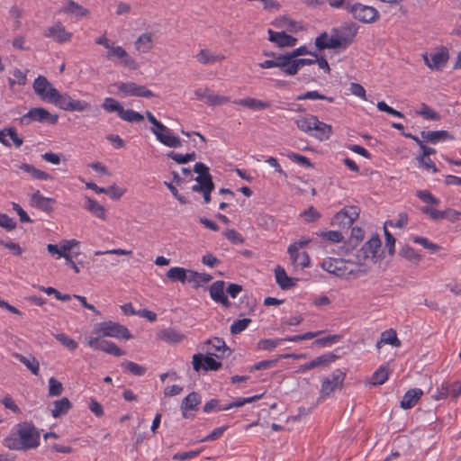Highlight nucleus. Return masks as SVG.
<instances>
[{
    "instance_id": "c85d7f7f",
    "label": "nucleus",
    "mask_w": 461,
    "mask_h": 461,
    "mask_svg": "<svg viewBox=\"0 0 461 461\" xmlns=\"http://www.w3.org/2000/svg\"><path fill=\"white\" fill-rule=\"evenodd\" d=\"M157 338L164 342L175 345L182 342L185 336L173 328H166L158 332Z\"/></svg>"
},
{
    "instance_id": "c756f323",
    "label": "nucleus",
    "mask_w": 461,
    "mask_h": 461,
    "mask_svg": "<svg viewBox=\"0 0 461 461\" xmlns=\"http://www.w3.org/2000/svg\"><path fill=\"white\" fill-rule=\"evenodd\" d=\"M421 212L429 216L434 221H438L445 218L456 220L459 214L456 211L452 209L438 211L430 206H423L421 208Z\"/></svg>"
},
{
    "instance_id": "a211bd4d",
    "label": "nucleus",
    "mask_w": 461,
    "mask_h": 461,
    "mask_svg": "<svg viewBox=\"0 0 461 461\" xmlns=\"http://www.w3.org/2000/svg\"><path fill=\"white\" fill-rule=\"evenodd\" d=\"M59 13L77 19L85 18L89 15L88 9L73 0H64L59 9Z\"/></svg>"
},
{
    "instance_id": "39448f33",
    "label": "nucleus",
    "mask_w": 461,
    "mask_h": 461,
    "mask_svg": "<svg viewBox=\"0 0 461 461\" xmlns=\"http://www.w3.org/2000/svg\"><path fill=\"white\" fill-rule=\"evenodd\" d=\"M52 99L50 103L64 111L83 112L90 108V104L85 100L73 99L68 94H60L57 89L50 93Z\"/></svg>"
},
{
    "instance_id": "680f3d73",
    "label": "nucleus",
    "mask_w": 461,
    "mask_h": 461,
    "mask_svg": "<svg viewBox=\"0 0 461 461\" xmlns=\"http://www.w3.org/2000/svg\"><path fill=\"white\" fill-rule=\"evenodd\" d=\"M283 342L281 339H263L258 342V348L260 350L272 351Z\"/></svg>"
},
{
    "instance_id": "72a5a7b5",
    "label": "nucleus",
    "mask_w": 461,
    "mask_h": 461,
    "mask_svg": "<svg viewBox=\"0 0 461 461\" xmlns=\"http://www.w3.org/2000/svg\"><path fill=\"white\" fill-rule=\"evenodd\" d=\"M391 345L394 348H400L402 343L393 329H389L381 333L380 339L376 342V348L379 350L383 345Z\"/></svg>"
},
{
    "instance_id": "393cba45",
    "label": "nucleus",
    "mask_w": 461,
    "mask_h": 461,
    "mask_svg": "<svg viewBox=\"0 0 461 461\" xmlns=\"http://www.w3.org/2000/svg\"><path fill=\"white\" fill-rule=\"evenodd\" d=\"M268 32V40L274 43H276L278 47H294L297 43V39L286 34L284 32H274L269 29Z\"/></svg>"
},
{
    "instance_id": "cd10ccee",
    "label": "nucleus",
    "mask_w": 461,
    "mask_h": 461,
    "mask_svg": "<svg viewBox=\"0 0 461 461\" xmlns=\"http://www.w3.org/2000/svg\"><path fill=\"white\" fill-rule=\"evenodd\" d=\"M233 104L236 105L246 107L252 111L264 110L271 106V104L269 102L253 97L236 99L233 101Z\"/></svg>"
},
{
    "instance_id": "6ab92c4d",
    "label": "nucleus",
    "mask_w": 461,
    "mask_h": 461,
    "mask_svg": "<svg viewBox=\"0 0 461 461\" xmlns=\"http://www.w3.org/2000/svg\"><path fill=\"white\" fill-rule=\"evenodd\" d=\"M156 35L147 32L140 34L134 41V49L140 55L149 53L155 47Z\"/></svg>"
},
{
    "instance_id": "338daca9",
    "label": "nucleus",
    "mask_w": 461,
    "mask_h": 461,
    "mask_svg": "<svg viewBox=\"0 0 461 461\" xmlns=\"http://www.w3.org/2000/svg\"><path fill=\"white\" fill-rule=\"evenodd\" d=\"M102 107L104 111L108 113L116 112L117 115H119L121 109L122 108V105L115 99L112 97H106L104 98V103L102 104Z\"/></svg>"
},
{
    "instance_id": "774afa93",
    "label": "nucleus",
    "mask_w": 461,
    "mask_h": 461,
    "mask_svg": "<svg viewBox=\"0 0 461 461\" xmlns=\"http://www.w3.org/2000/svg\"><path fill=\"white\" fill-rule=\"evenodd\" d=\"M250 322L251 320L249 318L234 321L230 327V333L234 335L241 333L249 327Z\"/></svg>"
},
{
    "instance_id": "c9c22d12",
    "label": "nucleus",
    "mask_w": 461,
    "mask_h": 461,
    "mask_svg": "<svg viewBox=\"0 0 461 461\" xmlns=\"http://www.w3.org/2000/svg\"><path fill=\"white\" fill-rule=\"evenodd\" d=\"M275 277L277 285L283 290H288L296 284V279L288 276L285 270L280 266H277L275 269Z\"/></svg>"
},
{
    "instance_id": "58836bf2",
    "label": "nucleus",
    "mask_w": 461,
    "mask_h": 461,
    "mask_svg": "<svg viewBox=\"0 0 461 461\" xmlns=\"http://www.w3.org/2000/svg\"><path fill=\"white\" fill-rule=\"evenodd\" d=\"M7 137H9L13 140L16 148H20L23 143V139L18 136L17 131L14 128L0 130V142L6 147H11V144L7 140Z\"/></svg>"
},
{
    "instance_id": "5701e85b",
    "label": "nucleus",
    "mask_w": 461,
    "mask_h": 461,
    "mask_svg": "<svg viewBox=\"0 0 461 461\" xmlns=\"http://www.w3.org/2000/svg\"><path fill=\"white\" fill-rule=\"evenodd\" d=\"M207 354L222 358L229 354V348L222 339L213 338L207 341Z\"/></svg>"
},
{
    "instance_id": "f3484780",
    "label": "nucleus",
    "mask_w": 461,
    "mask_h": 461,
    "mask_svg": "<svg viewBox=\"0 0 461 461\" xmlns=\"http://www.w3.org/2000/svg\"><path fill=\"white\" fill-rule=\"evenodd\" d=\"M345 378V374L339 370L336 369L332 372V374L326 377L321 384L320 393L323 397L330 396L336 388L342 385Z\"/></svg>"
},
{
    "instance_id": "4468645a",
    "label": "nucleus",
    "mask_w": 461,
    "mask_h": 461,
    "mask_svg": "<svg viewBox=\"0 0 461 461\" xmlns=\"http://www.w3.org/2000/svg\"><path fill=\"white\" fill-rule=\"evenodd\" d=\"M321 267L328 273L341 278H348L353 273L348 264L341 258H327L322 261Z\"/></svg>"
},
{
    "instance_id": "de8ad7c7",
    "label": "nucleus",
    "mask_w": 461,
    "mask_h": 461,
    "mask_svg": "<svg viewBox=\"0 0 461 461\" xmlns=\"http://www.w3.org/2000/svg\"><path fill=\"white\" fill-rule=\"evenodd\" d=\"M390 376V370L388 365L380 366L372 375L370 384L372 385L384 384Z\"/></svg>"
},
{
    "instance_id": "5fc2aeb1",
    "label": "nucleus",
    "mask_w": 461,
    "mask_h": 461,
    "mask_svg": "<svg viewBox=\"0 0 461 461\" xmlns=\"http://www.w3.org/2000/svg\"><path fill=\"white\" fill-rule=\"evenodd\" d=\"M416 114L429 121H438L440 119L439 113L424 103H422L420 109L416 111Z\"/></svg>"
},
{
    "instance_id": "ddd939ff",
    "label": "nucleus",
    "mask_w": 461,
    "mask_h": 461,
    "mask_svg": "<svg viewBox=\"0 0 461 461\" xmlns=\"http://www.w3.org/2000/svg\"><path fill=\"white\" fill-rule=\"evenodd\" d=\"M194 95L197 100L205 103L209 106H220L230 102L229 96L216 94L206 86L196 88Z\"/></svg>"
},
{
    "instance_id": "2eb2a0df",
    "label": "nucleus",
    "mask_w": 461,
    "mask_h": 461,
    "mask_svg": "<svg viewBox=\"0 0 461 461\" xmlns=\"http://www.w3.org/2000/svg\"><path fill=\"white\" fill-rule=\"evenodd\" d=\"M461 395V382L444 381L432 394L435 401H440L451 397L456 400Z\"/></svg>"
},
{
    "instance_id": "aec40b11",
    "label": "nucleus",
    "mask_w": 461,
    "mask_h": 461,
    "mask_svg": "<svg viewBox=\"0 0 461 461\" xmlns=\"http://www.w3.org/2000/svg\"><path fill=\"white\" fill-rule=\"evenodd\" d=\"M381 247V240L378 236H374L369 239L362 248L357 251V257L359 261L373 259L375 258Z\"/></svg>"
},
{
    "instance_id": "2f4dec72",
    "label": "nucleus",
    "mask_w": 461,
    "mask_h": 461,
    "mask_svg": "<svg viewBox=\"0 0 461 461\" xmlns=\"http://www.w3.org/2000/svg\"><path fill=\"white\" fill-rule=\"evenodd\" d=\"M279 68L287 76H294L300 70L296 59L290 57L286 54H280Z\"/></svg>"
},
{
    "instance_id": "7c9ffc66",
    "label": "nucleus",
    "mask_w": 461,
    "mask_h": 461,
    "mask_svg": "<svg viewBox=\"0 0 461 461\" xmlns=\"http://www.w3.org/2000/svg\"><path fill=\"white\" fill-rule=\"evenodd\" d=\"M54 203L55 200L53 198L42 195L40 191L33 193L31 197V203L32 206L47 212L52 211V204Z\"/></svg>"
},
{
    "instance_id": "79ce46f5",
    "label": "nucleus",
    "mask_w": 461,
    "mask_h": 461,
    "mask_svg": "<svg viewBox=\"0 0 461 461\" xmlns=\"http://www.w3.org/2000/svg\"><path fill=\"white\" fill-rule=\"evenodd\" d=\"M421 137L432 144H437L439 141H444L447 140H454V137L447 131H421Z\"/></svg>"
},
{
    "instance_id": "9d476101",
    "label": "nucleus",
    "mask_w": 461,
    "mask_h": 461,
    "mask_svg": "<svg viewBox=\"0 0 461 461\" xmlns=\"http://www.w3.org/2000/svg\"><path fill=\"white\" fill-rule=\"evenodd\" d=\"M347 10L352 14L355 19L365 23H374L379 18V12L375 7L360 3H350Z\"/></svg>"
},
{
    "instance_id": "052dcab7",
    "label": "nucleus",
    "mask_w": 461,
    "mask_h": 461,
    "mask_svg": "<svg viewBox=\"0 0 461 461\" xmlns=\"http://www.w3.org/2000/svg\"><path fill=\"white\" fill-rule=\"evenodd\" d=\"M203 411L205 413H211L212 411H228V407L225 404L221 403V401L218 399H211L208 401L203 407Z\"/></svg>"
},
{
    "instance_id": "49530a36",
    "label": "nucleus",
    "mask_w": 461,
    "mask_h": 461,
    "mask_svg": "<svg viewBox=\"0 0 461 461\" xmlns=\"http://www.w3.org/2000/svg\"><path fill=\"white\" fill-rule=\"evenodd\" d=\"M189 270L181 267H173L167 272V277L172 282H180L182 284L188 281Z\"/></svg>"
},
{
    "instance_id": "b1692460",
    "label": "nucleus",
    "mask_w": 461,
    "mask_h": 461,
    "mask_svg": "<svg viewBox=\"0 0 461 461\" xmlns=\"http://www.w3.org/2000/svg\"><path fill=\"white\" fill-rule=\"evenodd\" d=\"M85 203H84V208L89 212L95 218L101 220V221H106L107 220V213L106 209L104 205L99 203L96 200L89 197L85 196Z\"/></svg>"
},
{
    "instance_id": "ea45409f",
    "label": "nucleus",
    "mask_w": 461,
    "mask_h": 461,
    "mask_svg": "<svg viewBox=\"0 0 461 461\" xmlns=\"http://www.w3.org/2000/svg\"><path fill=\"white\" fill-rule=\"evenodd\" d=\"M317 122H318L317 116L312 115V114H306V115L299 116L295 120V124L300 131L311 135V133L312 132L313 126H315Z\"/></svg>"
},
{
    "instance_id": "603ef678",
    "label": "nucleus",
    "mask_w": 461,
    "mask_h": 461,
    "mask_svg": "<svg viewBox=\"0 0 461 461\" xmlns=\"http://www.w3.org/2000/svg\"><path fill=\"white\" fill-rule=\"evenodd\" d=\"M212 279V276L209 274L189 270L188 282L192 283L194 287H199L204 284H207Z\"/></svg>"
},
{
    "instance_id": "e433bc0d",
    "label": "nucleus",
    "mask_w": 461,
    "mask_h": 461,
    "mask_svg": "<svg viewBox=\"0 0 461 461\" xmlns=\"http://www.w3.org/2000/svg\"><path fill=\"white\" fill-rule=\"evenodd\" d=\"M200 402H201V396L197 393L192 392L189 394H187L183 399L181 406H180L181 411H182V416L184 418H188L186 411H194Z\"/></svg>"
},
{
    "instance_id": "4d7b16f0",
    "label": "nucleus",
    "mask_w": 461,
    "mask_h": 461,
    "mask_svg": "<svg viewBox=\"0 0 461 461\" xmlns=\"http://www.w3.org/2000/svg\"><path fill=\"white\" fill-rule=\"evenodd\" d=\"M323 332H324L323 330L308 331L303 334L286 336L285 338H282L281 339H283V342H285V341L299 342L302 340H306V339H311L316 338L319 335L322 334Z\"/></svg>"
},
{
    "instance_id": "dca6fc26",
    "label": "nucleus",
    "mask_w": 461,
    "mask_h": 461,
    "mask_svg": "<svg viewBox=\"0 0 461 461\" xmlns=\"http://www.w3.org/2000/svg\"><path fill=\"white\" fill-rule=\"evenodd\" d=\"M360 209L357 206H345L333 218V223L348 228L358 218Z\"/></svg>"
},
{
    "instance_id": "a878e982",
    "label": "nucleus",
    "mask_w": 461,
    "mask_h": 461,
    "mask_svg": "<svg viewBox=\"0 0 461 461\" xmlns=\"http://www.w3.org/2000/svg\"><path fill=\"white\" fill-rule=\"evenodd\" d=\"M196 60L202 65H212L223 61L226 57L221 53H214L209 49H202L196 55Z\"/></svg>"
},
{
    "instance_id": "9b49d317",
    "label": "nucleus",
    "mask_w": 461,
    "mask_h": 461,
    "mask_svg": "<svg viewBox=\"0 0 461 461\" xmlns=\"http://www.w3.org/2000/svg\"><path fill=\"white\" fill-rule=\"evenodd\" d=\"M119 94L122 97H145L150 98L155 96L154 93L143 85H138L135 82H119L116 84Z\"/></svg>"
},
{
    "instance_id": "0eeeda50",
    "label": "nucleus",
    "mask_w": 461,
    "mask_h": 461,
    "mask_svg": "<svg viewBox=\"0 0 461 461\" xmlns=\"http://www.w3.org/2000/svg\"><path fill=\"white\" fill-rule=\"evenodd\" d=\"M449 50L445 46L434 49L430 53H423L422 59L425 65L431 70H442L449 59Z\"/></svg>"
},
{
    "instance_id": "4be33fe9",
    "label": "nucleus",
    "mask_w": 461,
    "mask_h": 461,
    "mask_svg": "<svg viewBox=\"0 0 461 461\" xmlns=\"http://www.w3.org/2000/svg\"><path fill=\"white\" fill-rule=\"evenodd\" d=\"M290 260L294 268H306L311 266V258L307 252L300 251L295 246H289L287 248Z\"/></svg>"
},
{
    "instance_id": "6e6d98bb",
    "label": "nucleus",
    "mask_w": 461,
    "mask_h": 461,
    "mask_svg": "<svg viewBox=\"0 0 461 461\" xmlns=\"http://www.w3.org/2000/svg\"><path fill=\"white\" fill-rule=\"evenodd\" d=\"M412 242L419 244L422 246L424 249L429 250L432 253H435L438 250H440L441 247L431 240H429L428 238L422 237V236H411Z\"/></svg>"
},
{
    "instance_id": "4c0bfd02",
    "label": "nucleus",
    "mask_w": 461,
    "mask_h": 461,
    "mask_svg": "<svg viewBox=\"0 0 461 461\" xmlns=\"http://www.w3.org/2000/svg\"><path fill=\"white\" fill-rule=\"evenodd\" d=\"M18 168L27 173L33 179L47 181L53 178L52 176L49 173L38 169L33 165L28 163H23L19 165Z\"/></svg>"
},
{
    "instance_id": "1a4fd4ad",
    "label": "nucleus",
    "mask_w": 461,
    "mask_h": 461,
    "mask_svg": "<svg viewBox=\"0 0 461 461\" xmlns=\"http://www.w3.org/2000/svg\"><path fill=\"white\" fill-rule=\"evenodd\" d=\"M58 120L59 116L57 114H52L42 107L32 108L21 117V122L23 124H30L34 122L56 124Z\"/></svg>"
},
{
    "instance_id": "13d9d810",
    "label": "nucleus",
    "mask_w": 461,
    "mask_h": 461,
    "mask_svg": "<svg viewBox=\"0 0 461 461\" xmlns=\"http://www.w3.org/2000/svg\"><path fill=\"white\" fill-rule=\"evenodd\" d=\"M297 100H326L329 103H334L335 98L333 96H326L320 94L317 90L307 91L297 96Z\"/></svg>"
},
{
    "instance_id": "37998d69",
    "label": "nucleus",
    "mask_w": 461,
    "mask_h": 461,
    "mask_svg": "<svg viewBox=\"0 0 461 461\" xmlns=\"http://www.w3.org/2000/svg\"><path fill=\"white\" fill-rule=\"evenodd\" d=\"M275 25L279 28L286 29L291 32H298L303 29L301 23L292 20L288 16H281L275 21Z\"/></svg>"
},
{
    "instance_id": "f8f14e48",
    "label": "nucleus",
    "mask_w": 461,
    "mask_h": 461,
    "mask_svg": "<svg viewBox=\"0 0 461 461\" xmlns=\"http://www.w3.org/2000/svg\"><path fill=\"white\" fill-rule=\"evenodd\" d=\"M43 35L58 44L68 43L73 39V32L67 30L66 26L59 21L48 26L44 30Z\"/></svg>"
},
{
    "instance_id": "864d4df0",
    "label": "nucleus",
    "mask_w": 461,
    "mask_h": 461,
    "mask_svg": "<svg viewBox=\"0 0 461 461\" xmlns=\"http://www.w3.org/2000/svg\"><path fill=\"white\" fill-rule=\"evenodd\" d=\"M338 356L334 353H325L322 354L314 359L311 360L312 366L313 368L317 367H325L333 363L336 359H338Z\"/></svg>"
},
{
    "instance_id": "0e129e2a",
    "label": "nucleus",
    "mask_w": 461,
    "mask_h": 461,
    "mask_svg": "<svg viewBox=\"0 0 461 461\" xmlns=\"http://www.w3.org/2000/svg\"><path fill=\"white\" fill-rule=\"evenodd\" d=\"M409 221L408 214L406 212H400L396 220H388L384 222L385 227L392 228H403L407 225Z\"/></svg>"
},
{
    "instance_id": "c03bdc74",
    "label": "nucleus",
    "mask_w": 461,
    "mask_h": 461,
    "mask_svg": "<svg viewBox=\"0 0 461 461\" xmlns=\"http://www.w3.org/2000/svg\"><path fill=\"white\" fill-rule=\"evenodd\" d=\"M71 408L72 404L70 401L67 397H63L60 400L55 401L53 402L51 415L55 419L59 418L63 415H66Z\"/></svg>"
},
{
    "instance_id": "f257e3e1",
    "label": "nucleus",
    "mask_w": 461,
    "mask_h": 461,
    "mask_svg": "<svg viewBox=\"0 0 461 461\" xmlns=\"http://www.w3.org/2000/svg\"><path fill=\"white\" fill-rule=\"evenodd\" d=\"M41 434L32 422L18 423L14 431L4 439V446L11 450L27 451L40 446Z\"/></svg>"
},
{
    "instance_id": "3c124183",
    "label": "nucleus",
    "mask_w": 461,
    "mask_h": 461,
    "mask_svg": "<svg viewBox=\"0 0 461 461\" xmlns=\"http://www.w3.org/2000/svg\"><path fill=\"white\" fill-rule=\"evenodd\" d=\"M118 117L127 122L131 123H138L144 120V115L136 112L132 109H124L123 107L121 109V112Z\"/></svg>"
},
{
    "instance_id": "bb28decb",
    "label": "nucleus",
    "mask_w": 461,
    "mask_h": 461,
    "mask_svg": "<svg viewBox=\"0 0 461 461\" xmlns=\"http://www.w3.org/2000/svg\"><path fill=\"white\" fill-rule=\"evenodd\" d=\"M210 296L214 302L222 304L226 308L230 306V303L224 294L223 281H216L211 285Z\"/></svg>"
},
{
    "instance_id": "f704fd0d",
    "label": "nucleus",
    "mask_w": 461,
    "mask_h": 461,
    "mask_svg": "<svg viewBox=\"0 0 461 461\" xmlns=\"http://www.w3.org/2000/svg\"><path fill=\"white\" fill-rule=\"evenodd\" d=\"M333 133L332 126L327 124L318 119L317 123L313 126L312 132L311 133L315 139L320 141L327 140Z\"/></svg>"
},
{
    "instance_id": "09e8293b",
    "label": "nucleus",
    "mask_w": 461,
    "mask_h": 461,
    "mask_svg": "<svg viewBox=\"0 0 461 461\" xmlns=\"http://www.w3.org/2000/svg\"><path fill=\"white\" fill-rule=\"evenodd\" d=\"M340 44L334 37H329L326 32L321 33L315 40V46L319 50L339 48Z\"/></svg>"
},
{
    "instance_id": "423d86ee",
    "label": "nucleus",
    "mask_w": 461,
    "mask_h": 461,
    "mask_svg": "<svg viewBox=\"0 0 461 461\" xmlns=\"http://www.w3.org/2000/svg\"><path fill=\"white\" fill-rule=\"evenodd\" d=\"M95 333L103 337L113 338L116 339H131L132 338L129 329L116 321H106L100 322L95 327Z\"/></svg>"
},
{
    "instance_id": "f03ea898",
    "label": "nucleus",
    "mask_w": 461,
    "mask_h": 461,
    "mask_svg": "<svg viewBox=\"0 0 461 461\" xmlns=\"http://www.w3.org/2000/svg\"><path fill=\"white\" fill-rule=\"evenodd\" d=\"M95 42L106 49L105 58L115 65L122 66L129 70L139 68L136 59L122 46L116 44L104 34L97 37Z\"/></svg>"
},
{
    "instance_id": "69168bd1",
    "label": "nucleus",
    "mask_w": 461,
    "mask_h": 461,
    "mask_svg": "<svg viewBox=\"0 0 461 461\" xmlns=\"http://www.w3.org/2000/svg\"><path fill=\"white\" fill-rule=\"evenodd\" d=\"M56 339L68 350L73 351L78 347V343L64 333L55 335Z\"/></svg>"
},
{
    "instance_id": "473e14b6",
    "label": "nucleus",
    "mask_w": 461,
    "mask_h": 461,
    "mask_svg": "<svg viewBox=\"0 0 461 461\" xmlns=\"http://www.w3.org/2000/svg\"><path fill=\"white\" fill-rule=\"evenodd\" d=\"M423 392L420 388L408 390L401 401V407L404 410L412 408L421 398Z\"/></svg>"
},
{
    "instance_id": "20e7f679",
    "label": "nucleus",
    "mask_w": 461,
    "mask_h": 461,
    "mask_svg": "<svg viewBox=\"0 0 461 461\" xmlns=\"http://www.w3.org/2000/svg\"><path fill=\"white\" fill-rule=\"evenodd\" d=\"M194 171L197 174V176L194 178L196 183L191 189L193 192L203 194V203L207 204L211 202V193L214 189L209 167L202 162H197L194 166Z\"/></svg>"
},
{
    "instance_id": "8fccbe9b",
    "label": "nucleus",
    "mask_w": 461,
    "mask_h": 461,
    "mask_svg": "<svg viewBox=\"0 0 461 461\" xmlns=\"http://www.w3.org/2000/svg\"><path fill=\"white\" fill-rule=\"evenodd\" d=\"M27 70L14 68L12 72L14 77H8L7 82L10 89H14L15 85L25 86L27 84Z\"/></svg>"
},
{
    "instance_id": "6e6552de",
    "label": "nucleus",
    "mask_w": 461,
    "mask_h": 461,
    "mask_svg": "<svg viewBox=\"0 0 461 461\" xmlns=\"http://www.w3.org/2000/svg\"><path fill=\"white\" fill-rule=\"evenodd\" d=\"M80 248V241L71 239V240H63L60 241L59 245L56 244H48L47 245V250L48 252L55 257L57 259L63 258H66V257L72 256L73 250L77 249L79 250ZM79 255V251H76L74 253L75 257H77Z\"/></svg>"
},
{
    "instance_id": "bf43d9fd",
    "label": "nucleus",
    "mask_w": 461,
    "mask_h": 461,
    "mask_svg": "<svg viewBox=\"0 0 461 461\" xmlns=\"http://www.w3.org/2000/svg\"><path fill=\"white\" fill-rule=\"evenodd\" d=\"M101 351L114 357H122L125 355V351L120 348L115 343L110 340H103Z\"/></svg>"
},
{
    "instance_id": "a18cd8bd",
    "label": "nucleus",
    "mask_w": 461,
    "mask_h": 461,
    "mask_svg": "<svg viewBox=\"0 0 461 461\" xmlns=\"http://www.w3.org/2000/svg\"><path fill=\"white\" fill-rule=\"evenodd\" d=\"M14 357L24 365L32 375H39L40 374V363L37 358L33 356L25 357L20 353L14 354Z\"/></svg>"
},
{
    "instance_id": "7ed1b4c3",
    "label": "nucleus",
    "mask_w": 461,
    "mask_h": 461,
    "mask_svg": "<svg viewBox=\"0 0 461 461\" xmlns=\"http://www.w3.org/2000/svg\"><path fill=\"white\" fill-rule=\"evenodd\" d=\"M145 115L148 121L152 124L150 131L158 142L168 148H180L182 146L181 139L159 122L151 112L146 111Z\"/></svg>"
},
{
    "instance_id": "a19ab883",
    "label": "nucleus",
    "mask_w": 461,
    "mask_h": 461,
    "mask_svg": "<svg viewBox=\"0 0 461 461\" xmlns=\"http://www.w3.org/2000/svg\"><path fill=\"white\" fill-rule=\"evenodd\" d=\"M357 28L355 26L343 27L340 33L335 36L336 41L341 43L339 47L347 48L350 45L356 37Z\"/></svg>"
},
{
    "instance_id": "e2e57ef3",
    "label": "nucleus",
    "mask_w": 461,
    "mask_h": 461,
    "mask_svg": "<svg viewBox=\"0 0 461 461\" xmlns=\"http://www.w3.org/2000/svg\"><path fill=\"white\" fill-rule=\"evenodd\" d=\"M342 337L340 335H329L327 337L317 339L313 341L314 346L318 347H330L333 344H336L341 340Z\"/></svg>"
},
{
    "instance_id": "412c9836",
    "label": "nucleus",
    "mask_w": 461,
    "mask_h": 461,
    "mask_svg": "<svg viewBox=\"0 0 461 461\" xmlns=\"http://www.w3.org/2000/svg\"><path fill=\"white\" fill-rule=\"evenodd\" d=\"M33 90L35 94L41 97L43 101L50 102L52 97L50 93L53 89H56L43 76H38L33 82Z\"/></svg>"
}]
</instances>
